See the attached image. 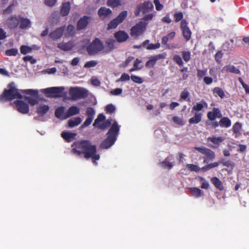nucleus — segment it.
<instances>
[{"mask_svg": "<svg viewBox=\"0 0 249 249\" xmlns=\"http://www.w3.org/2000/svg\"><path fill=\"white\" fill-rule=\"evenodd\" d=\"M75 34V28L71 24H69L66 28L64 36L65 37L68 38L72 36Z\"/></svg>", "mask_w": 249, "mask_h": 249, "instance_id": "nucleus-29", "label": "nucleus"}, {"mask_svg": "<svg viewBox=\"0 0 249 249\" xmlns=\"http://www.w3.org/2000/svg\"><path fill=\"white\" fill-rule=\"evenodd\" d=\"M8 87L9 89H5L0 95V102L10 101L15 99H22L23 97L20 93V89L16 88L14 83H10Z\"/></svg>", "mask_w": 249, "mask_h": 249, "instance_id": "nucleus-3", "label": "nucleus"}, {"mask_svg": "<svg viewBox=\"0 0 249 249\" xmlns=\"http://www.w3.org/2000/svg\"><path fill=\"white\" fill-rule=\"evenodd\" d=\"M220 163L222 164L223 166H226L227 167L232 168L235 165V164L233 162L229 160H226L224 159H221L220 160Z\"/></svg>", "mask_w": 249, "mask_h": 249, "instance_id": "nucleus-42", "label": "nucleus"}, {"mask_svg": "<svg viewBox=\"0 0 249 249\" xmlns=\"http://www.w3.org/2000/svg\"><path fill=\"white\" fill-rule=\"evenodd\" d=\"M222 72H231L234 73H239L240 71L234 66L227 65L224 66L221 70Z\"/></svg>", "mask_w": 249, "mask_h": 249, "instance_id": "nucleus-28", "label": "nucleus"}, {"mask_svg": "<svg viewBox=\"0 0 249 249\" xmlns=\"http://www.w3.org/2000/svg\"><path fill=\"white\" fill-rule=\"evenodd\" d=\"M112 12L109 9L105 7H100L98 11L99 17L102 19L109 18L112 15Z\"/></svg>", "mask_w": 249, "mask_h": 249, "instance_id": "nucleus-16", "label": "nucleus"}, {"mask_svg": "<svg viewBox=\"0 0 249 249\" xmlns=\"http://www.w3.org/2000/svg\"><path fill=\"white\" fill-rule=\"evenodd\" d=\"M110 124L111 121L109 120H107L97 126L98 127V128L103 130L106 128L108 127L110 125Z\"/></svg>", "mask_w": 249, "mask_h": 249, "instance_id": "nucleus-48", "label": "nucleus"}, {"mask_svg": "<svg viewBox=\"0 0 249 249\" xmlns=\"http://www.w3.org/2000/svg\"><path fill=\"white\" fill-rule=\"evenodd\" d=\"M200 180L203 181L201 184V188L202 189H208L209 187V183L202 177H200Z\"/></svg>", "mask_w": 249, "mask_h": 249, "instance_id": "nucleus-60", "label": "nucleus"}, {"mask_svg": "<svg viewBox=\"0 0 249 249\" xmlns=\"http://www.w3.org/2000/svg\"><path fill=\"white\" fill-rule=\"evenodd\" d=\"M166 56V53H163L154 56H151L149 60L145 63V66L147 68L153 67L156 63V62L160 59H164Z\"/></svg>", "mask_w": 249, "mask_h": 249, "instance_id": "nucleus-12", "label": "nucleus"}, {"mask_svg": "<svg viewBox=\"0 0 249 249\" xmlns=\"http://www.w3.org/2000/svg\"><path fill=\"white\" fill-rule=\"evenodd\" d=\"M32 48L26 45H22L20 48V51L22 54H26L32 51Z\"/></svg>", "mask_w": 249, "mask_h": 249, "instance_id": "nucleus-45", "label": "nucleus"}, {"mask_svg": "<svg viewBox=\"0 0 249 249\" xmlns=\"http://www.w3.org/2000/svg\"><path fill=\"white\" fill-rule=\"evenodd\" d=\"M190 93L187 89H184V90L181 91L180 95V99L185 100L188 102H190V99L189 98Z\"/></svg>", "mask_w": 249, "mask_h": 249, "instance_id": "nucleus-38", "label": "nucleus"}, {"mask_svg": "<svg viewBox=\"0 0 249 249\" xmlns=\"http://www.w3.org/2000/svg\"><path fill=\"white\" fill-rule=\"evenodd\" d=\"M7 24L10 29H15L19 24V20L16 16H11L7 19Z\"/></svg>", "mask_w": 249, "mask_h": 249, "instance_id": "nucleus-20", "label": "nucleus"}, {"mask_svg": "<svg viewBox=\"0 0 249 249\" xmlns=\"http://www.w3.org/2000/svg\"><path fill=\"white\" fill-rule=\"evenodd\" d=\"M222 114L219 108L213 107L212 111H209L207 113V117L210 121H214L216 118H220Z\"/></svg>", "mask_w": 249, "mask_h": 249, "instance_id": "nucleus-15", "label": "nucleus"}, {"mask_svg": "<svg viewBox=\"0 0 249 249\" xmlns=\"http://www.w3.org/2000/svg\"><path fill=\"white\" fill-rule=\"evenodd\" d=\"M154 3L157 11H160L163 9V6L160 3L159 0H154Z\"/></svg>", "mask_w": 249, "mask_h": 249, "instance_id": "nucleus-61", "label": "nucleus"}, {"mask_svg": "<svg viewBox=\"0 0 249 249\" xmlns=\"http://www.w3.org/2000/svg\"><path fill=\"white\" fill-rule=\"evenodd\" d=\"M174 18L175 19V21L178 22L180 20H182L183 19V13L181 12H175L174 15Z\"/></svg>", "mask_w": 249, "mask_h": 249, "instance_id": "nucleus-52", "label": "nucleus"}, {"mask_svg": "<svg viewBox=\"0 0 249 249\" xmlns=\"http://www.w3.org/2000/svg\"><path fill=\"white\" fill-rule=\"evenodd\" d=\"M57 47L63 51H68L73 48V44L71 41H69L67 43L60 42L58 43Z\"/></svg>", "mask_w": 249, "mask_h": 249, "instance_id": "nucleus-22", "label": "nucleus"}, {"mask_svg": "<svg viewBox=\"0 0 249 249\" xmlns=\"http://www.w3.org/2000/svg\"><path fill=\"white\" fill-rule=\"evenodd\" d=\"M173 160V156H169L166 158L165 159L160 163V164L164 168L170 169L173 167V164L172 162H170V161L172 160Z\"/></svg>", "mask_w": 249, "mask_h": 249, "instance_id": "nucleus-27", "label": "nucleus"}, {"mask_svg": "<svg viewBox=\"0 0 249 249\" xmlns=\"http://www.w3.org/2000/svg\"><path fill=\"white\" fill-rule=\"evenodd\" d=\"M211 183L214 186V187L219 191L224 190V186L222 181L217 177H213L211 178Z\"/></svg>", "mask_w": 249, "mask_h": 249, "instance_id": "nucleus-24", "label": "nucleus"}, {"mask_svg": "<svg viewBox=\"0 0 249 249\" xmlns=\"http://www.w3.org/2000/svg\"><path fill=\"white\" fill-rule=\"evenodd\" d=\"M203 116L202 113L195 112L194 116L191 117L188 121L190 124H196L200 123L202 120Z\"/></svg>", "mask_w": 249, "mask_h": 249, "instance_id": "nucleus-21", "label": "nucleus"}, {"mask_svg": "<svg viewBox=\"0 0 249 249\" xmlns=\"http://www.w3.org/2000/svg\"><path fill=\"white\" fill-rule=\"evenodd\" d=\"M25 99L27 100L28 103L32 106H34L37 103V100L35 98L26 96L25 97Z\"/></svg>", "mask_w": 249, "mask_h": 249, "instance_id": "nucleus-58", "label": "nucleus"}, {"mask_svg": "<svg viewBox=\"0 0 249 249\" xmlns=\"http://www.w3.org/2000/svg\"><path fill=\"white\" fill-rule=\"evenodd\" d=\"M89 17L84 16L80 18L77 23L76 28L77 30H81L86 28L88 24Z\"/></svg>", "mask_w": 249, "mask_h": 249, "instance_id": "nucleus-18", "label": "nucleus"}, {"mask_svg": "<svg viewBox=\"0 0 249 249\" xmlns=\"http://www.w3.org/2000/svg\"><path fill=\"white\" fill-rule=\"evenodd\" d=\"M49 106L43 105L39 106L36 109V112L39 116H43L49 111Z\"/></svg>", "mask_w": 249, "mask_h": 249, "instance_id": "nucleus-32", "label": "nucleus"}, {"mask_svg": "<svg viewBox=\"0 0 249 249\" xmlns=\"http://www.w3.org/2000/svg\"><path fill=\"white\" fill-rule=\"evenodd\" d=\"M123 92V90L121 88H117L114 89V90H112L110 91V94L113 95H119L121 94Z\"/></svg>", "mask_w": 249, "mask_h": 249, "instance_id": "nucleus-63", "label": "nucleus"}, {"mask_svg": "<svg viewBox=\"0 0 249 249\" xmlns=\"http://www.w3.org/2000/svg\"><path fill=\"white\" fill-rule=\"evenodd\" d=\"M130 78L134 82L138 84H142L143 81L141 77L134 75H132Z\"/></svg>", "mask_w": 249, "mask_h": 249, "instance_id": "nucleus-53", "label": "nucleus"}, {"mask_svg": "<svg viewBox=\"0 0 249 249\" xmlns=\"http://www.w3.org/2000/svg\"><path fill=\"white\" fill-rule=\"evenodd\" d=\"M187 167L190 171H192L198 172L200 171V168L197 165H195L194 164H187Z\"/></svg>", "mask_w": 249, "mask_h": 249, "instance_id": "nucleus-51", "label": "nucleus"}, {"mask_svg": "<svg viewBox=\"0 0 249 249\" xmlns=\"http://www.w3.org/2000/svg\"><path fill=\"white\" fill-rule=\"evenodd\" d=\"M127 15V12L126 11L121 12L116 18L113 19L108 23L107 29L110 30L116 28L120 23L123 22L126 18Z\"/></svg>", "mask_w": 249, "mask_h": 249, "instance_id": "nucleus-8", "label": "nucleus"}, {"mask_svg": "<svg viewBox=\"0 0 249 249\" xmlns=\"http://www.w3.org/2000/svg\"><path fill=\"white\" fill-rule=\"evenodd\" d=\"M145 29L146 24L145 23L140 21L131 28L130 34L133 37H138L142 34Z\"/></svg>", "mask_w": 249, "mask_h": 249, "instance_id": "nucleus-10", "label": "nucleus"}, {"mask_svg": "<svg viewBox=\"0 0 249 249\" xmlns=\"http://www.w3.org/2000/svg\"><path fill=\"white\" fill-rule=\"evenodd\" d=\"M190 190L192 195L196 197H199L204 195L203 192L198 188H190Z\"/></svg>", "mask_w": 249, "mask_h": 249, "instance_id": "nucleus-36", "label": "nucleus"}, {"mask_svg": "<svg viewBox=\"0 0 249 249\" xmlns=\"http://www.w3.org/2000/svg\"><path fill=\"white\" fill-rule=\"evenodd\" d=\"M207 107V103L204 100H202L200 102L196 103V104L193 107L192 112L193 113L194 111L199 112L200 111H201L205 107Z\"/></svg>", "mask_w": 249, "mask_h": 249, "instance_id": "nucleus-23", "label": "nucleus"}, {"mask_svg": "<svg viewBox=\"0 0 249 249\" xmlns=\"http://www.w3.org/2000/svg\"><path fill=\"white\" fill-rule=\"evenodd\" d=\"M93 119L90 118H87L86 121L84 122V123L81 125V128H84L87 126H88L90 124L92 121Z\"/></svg>", "mask_w": 249, "mask_h": 249, "instance_id": "nucleus-64", "label": "nucleus"}, {"mask_svg": "<svg viewBox=\"0 0 249 249\" xmlns=\"http://www.w3.org/2000/svg\"><path fill=\"white\" fill-rule=\"evenodd\" d=\"M20 92L21 94L23 93L35 96H37L38 95V91L32 89H20Z\"/></svg>", "mask_w": 249, "mask_h": 249, "instance_id": "nucleus-39", "label": "nucleus"}, {"mask_svg": "<svg viewBox=\"0 0 249 249\" xmlns=\"http://www.w3.org/2000/svg\"><path fill=\"white\" fill-rule=\"evenodd\" d=\"M64 90L62 87H51L44 89H43V92L49 97H60L61 96V93Z\"/></svg>", "mask_w": 249, "mask_h": 249, "instance_id": "nucleus-7", "label": "nucleus"}, {"mask_svg": "<svg viewBox=\"0 0 249 249\" xmlns=\"http://www.w3.org/2000/svg\"><path fill=\"white\" fill-rule=\"evenodd\" d=\"M81 118L79 117H77L75 118L74 120H69L68 122V125L70 127H73L79 125L81 123Z\"/></svg>", "mask_w": 249, "mask_h": 249, "instance_id": "nucleus-35", "label": "nucleus"}, {"mask_svg": "<svg viewBox=\"0 0 249 249\" xmlns=\"http://www.w3.org/2000/svg\"><path fill=\"white\" fill-rule=\"evenodd\" d=\"M107 4L110 7L116 8L121 5V2L120 0H107Z\"/></svg>", "mask_w": 249, "mask_h": 249, "instance_id": "nucleus-37", "label": "nucleus"}, {"mask_svg": "<svg viewBox=\"0 0 249 249\" xmlns=\"http://www.w3.org/2000/svg\"><path fill=\"white\" fill-rule=\"evenodd\" d=\"M231 124V121L228 117H223L219 121V125L222 127H229Z\"/></svg>", "mask_w": 249, "mask_h": 249, "instance_id": "nucleus-34", "label": "nucleus"}, {"mask_svg": "<svg viewBox=\"0 0 249 249\" xmlns=\"http://www.w3.org/2000/svg\"><path fill=\"white\" fill-rule=\"evenodd\" d=\"M115 110V107L112 104H108L106 107V111L107 113H112Z\"/></svg>", "mask_w": 249, "mask_h": 249, "instance_id": "nucleus-54", "label": "nucleus"}, {"mask_svg": "<svg viewBox=\"0 0 249 249\" xmlns=\"http://www.w3.org/2000/svg\"><path fill=\"white\" fill-rule=\"evenodd\" d=\"M80 112V109L75 106H71L69 107L67 112L65 113L64 119H67L71 116L79 114Z\"/></svg>", "mask_w": 249, "mask_h": 249, "instance_id": "nucleus-19", "label": "nucleus"}, {"mask_svg": "<svg viewBox=\"0 0 249 249\" xmlns=\"http://www.w3.org/2000/svg\"><path fill=\"white\" fill-rule=\"evenodd\" d=\"M160 46V43H157L156 44L150 43L147 46L146 49L147 50H155L159 49Z\"/></svg>", "mask_w": 249, "mask_h": 249, "instance_id": "nucleus-56", "label": "nucleus"}, {"mask_svg": "<svg viewBox=\"0 0 249 249\" xmlns=\"http://www.w3.org/2000/svg\"><path fill=\"white\" fill-rule=\"evenodd\" d=\"M65 29V26L56 28L55 30L50 33V37L54 40L59 39L63 36Z\"/></svg>", "mask_w": 249, "mask_h": 249, "instance_id": "nucleus-14", "label": "nucleus"}, {"mask_svg": "<svg viewBox=\"0 0 249 249\" xmlns=\"http://www.w3.org/2000/svg\"><path fill=\"white\" fill-rule=\"evenodd\" d=\"M106 119L105 116L103 114H99L97 118L95 119L93 125L95 127L98 125L100 122L105 121Z\"/></svg>", "mask_w": 249, "mask_h": 249, "instance_id": "nucleus-43", "label": "nucleus"}, {"mask_svg": "<svg viewBox=\"0 0 249 249\" xmlns=\"http://www.w3.org/2000/svg\"><path fill=\"white\" fill-rule=\"evenodd\" d=\"M97 64V61L95 60H91L87 62L85 65L84 67L85 68H90V67H94Z\"/></svg>", "mask_w": 249, "mask_h": 249, "instance_id": "nucleus-57", "label": "nucleus"}, {"mask_svg": "<svg viewBox=\"0 0 249 249\" xmlns=\"http://www.w3.org/2000/svg\"><path fill=\"white\" fill-rule=\"evenodd\" d=\"M223 55V53H222V51H218L215 55V59L216 61L217 62L220 63L221 60V58H222Z\"/></svg>", "mask_w": 249, "mask_h": 249, "instance_id": "nucleus-59", "label": "nucleus"}, {"mask_svg": "<svg viewBox=\"0 0 249 249\" xmlns=\"http://www.w3.org/2000/svg\"><path fill=\"white\" fill-rule=\"evenodd\" d=\"M114 37L119 42H123L128 38V34L124 31H119L114 34Z\"/></svg>", "mask_w": 249, "mask_h": 249, "instance_id": "nucleus-17", "label": "nucleus"}, {"mask_svg": "<svg viewBox=\"0 0 249 249\" xmlns=\"http://www.w3.org/2000/svg\"><path fill=\"white\" fill-rule=\"evenodd\" d=\"M208 141L211 142L213 143L218 146L220 145V144L223 142L224 140V139L221 136L219 137H209L207 139Z\"/></svg>", "mask_w": 249, "mask_h": 249, "instance_id": "nucleus-33", "label": "nucleus"}, {"mask_svg": "<svg viewBox=\"0 0 249 249\" xmlns=\"http://www.w3.org/2000/svg\"><path fill=\"white\" fill-rule=\"evenodd\" d=\"M71 8L70 3L66 2L62 4L60 10V14L63 17L67 16L70 12Z\"/></svg>", "mask_w": 249, "mask_h": 249, "instance_id": "nucleus-26", "label": "nucleus"}, {"mask_svg": "<svg viewBox=\"0 0 249 249\" xmlns=\"http://www.w3.org/2000/svg\"><path fill=\"white\" fill-rule=\"evenodd\" d=\"M65 107L61 106L57 107L55 110V117L60 120H64V117L65 114H64Z\"/></svg>", "mask_w": 249, "mask_h": 249, "instance_id": "nucleus-31", "label": "nucleus"}, {"mask_svg": "<svg viewBox=\"0 0 249 249\" xmlns=\"http://www.w3.org/2000/svg\"><path fill=\"white\" fill-rule=\"evenodd\" d=\"M70 95L73 100L84 99L88 95V91L82 88H71L69 91Z\"/></svg>", "mask_w": 249, "mask_h": 249, "instance_id": "nucleus-5", "label": "nucleus"}, {"mask_svg": "<svg viewBox=\"0 0 249 249\" xmlns=\"http://www.w3.org/2000/svg\"><path fill=\"white\" fill-rule=\"evenodd\" d=\"M154 8L152 3L149 1H144L142 3L139 4L136 9L135 15L136 16L139 15L141 12L145 14L153 10Z\"/></svg>", "mask_w": 249, "mask_h": 249, "instance_id": "nucleus-9", "label": "nucleus"}, {"mask_svg": "<svg viewBox=\"0 0 249 249\" xmlns=\"http://www.w3.org/2000/svg\"><path fill=\"white\" fill-rule=\"evenodd\" d=\"M130 77L126 73H123L121 77L117 80V82H123L125 81H128L130 79Z\"/></svg>", "mask_w": 249, "mask_h": 249, "instance_id": "nucleus-55", "label": "nucleus"}, {"mask_svg": "<svg viewBox=\"0 0 249 249\" xmlns=\"http://www.w3.org/2000/svg\"><path fill=\"white\" fill-rule=\"evenodd\" d=\"M31 22L29 19L26 18H21L19 28L21 29H26L30 24Z\"/></svg>", "mask_w": 249, "mask_h": 249, "instance_id": "nucleus-40", "label": "nucleus"}, {"mask_svg": "<svg viewBox=\"0 0 249 249\" xmlns=\"http://www.w3.org/2000/svg\"><path fill=\"white\" fill-rule=\"evenodd\" d=\"M242 129V125L241 123L236 122L234 124L232 127L233 132L235 138L238 137L241 135V130Z\"/></svg>", "mask_w": 249, "mask_h": 249, "instance_id": "nucleus-30", "label": "nucleus"}, {"mask_svg": "<svg viewBox=\"0 0 249 249\" xmlns=\"http://www.w3.org/2000/svg\"><path fill=\"white\" fill-rule=\"evenodd\" d=\"M86 114L88 116V118H90L93 119L95 114V110L91 107H89L87 109Z\"/></svg>", "mask_w": 249, "mask_h": 249, "instance_id": "nucleus-44", "label": "nucleus"}, {"mask_svg": "<svg viewBox=\"0 0 249 249\" xmlns=\"http://www.w3.org/2000/svg\"><path fill=\"white\" fill-rule=\"evenodd\" d=\"M14 103L16 105L17 110L22 114L28 113L29 111V107L27 104L21 100L15 101Z\"/></svg>", "mask_w": 249, "mask_h": 249, "instance_id": "nucleus-13", "label": "nucleus"}, {"mask_svg": "<svg viewBox=\"0 0 249 249\" xmlns=\"http://www.w3.org/2000/svg\"><path fill=\"white\" fill-rule=\"evenodd\" d=\"M76 135V134L75 133L64 131L62 132L61 134V137L68 142L74 140Z\"/></svg>", "mask_w": 249, "mask_h": 249, "instance_id": "nucleus-25", "label": "nucleus"}, {"mask_svg": "<svg viewBox=\"0 0 249 249\" xmlns=\"http://www.w3.org/2000/svg\"><path fill=\"white\" fill-rule=\"evenodd\" d=\"M194 149L205 155V157L203 158L204 163H208L210 161L213 160L215 157L214 152L205 147H195Z\"/></svg>", "mask_w": 249, "mask_h": 249, "instance_id": "nucleus-6", "label": "nucleus"}, {"mask_svg": "<svg viewBox=\"0 0 249 249\" xmlns=\"http://www.w3.org/2000/svg\"><path fill=\"white\" fill-rule=\"evenodd\" d=\"M187 24L188 22L186 19L182 20L180 22V29L182 32L183 36L186 41L190 39L192 35V32Z\"/></svg>", "mask_w": 249, "mask_h": 249, "instance_id": "nucleus-11", "label": "nucleus"}, {"mask_svg": "<svg viewBox=\"0 0 249 249\" xmlns=\"http://www.w3.org/2000/svg\"><path fill=\"white\" fill-rule=\"evenodd\" d=\"M213 93L216 94L222 99L224 98L225 97V93L223 90L219 87L214 88L213 89Z\"/></svg>", "mask_w": 249, "mask_h": 249, "instance_id": "nucleus-41", "label": "nucleus"}, {"mask_svg": "<svg viewBox=\"0 0 249 249\" xmlns=\"http://www.w3.org/2000/svg\"><path fill=\"white\" fill-rule=\"evenodd\" d=\"M104 45L101 40L96 38L87 47V51L90 55L98 53L104 49Z\"/></svg>", "mask_w": 249, "mask_h": 249, "instance_id": "nucleus-4", "label": "nucleus"}, {"mask_svg": "<svg viewBox=\"0 0 249 249\" xmlns=\"http://www.w3.org/2000/svg\"><path fill=\"white\" fill-rule=\"evenodd\" d=\"M23 60L25 62L30 61L31 64H35L36 62V60L33 58L32 56L27 55L23 58Z\"/></svg>", "mask_w": 249, "mask_h": 249, "instance_id": "nucleus-62", "label": "nucleus"}, {"mask_svg": "<svg viewBox=\"0 0 249 249\" xmlns=\"http://www.w3.org/2000/svg\"><path fill=\"white\" fill-rule=\"evenodd\" d=\"M181 54L183 60L186 62H188L191 59V53L189 51H182L181 52Z\"/></svg>", "mask_w": 249, "mask_h": 249, "instance_id": "nucleus-47", "label": "nucleus"}, {"mask_svg": "<svg viewBox=\"0 0 249 249\" xmlns=\"http://www.w3.org/2000/svg\"><path fill=\"white\" fill-rule=\"evenodd\" d=\"M173 60L179 66L181 67L183 65V62L181 57L178 55H175L173 56Z\"/></svg>", "mask_w": 249, "mask_h": 249, "instance_id": "nucleus-46", "label": "nucleus"}, {"mask_svg": "<svg viewBox=\"0 0 249 249\" xmlns=\"http://www.w3.org/2000/svg\"><path fill=\"white\" fill-rule=\"evenodd\" d=\"M71 153L73 154L81 157L84 155L86 159L91 158L93 162L97 164L96 160H99L100 155L97 154V147L92 144L90 141L87 140H81L74 142L71 145Z\"/></svg>", "mask_w": 249, "mask_h": 249, "instance_id": "nucleus-1", "label": "nucleus"}, {"mask_svg": "<svg viewBox=\"0 0 249 249\" xmlns=\"http://www.w3.org/2000/svg\"><path fill=\"white\" fill-rule=\"evenodd\" d=\"M18 53V49L12 48L5 51V54L7 56H16Z\"/></svg>", "mask_w": 249, "mask_h": 249, "instance_id": "nucleus-49", "label": "nucleus"}, {"mask_svg": "<svg viewBox=\"0 0 249 249\" xmlns=\"http://www.w3.org/2000/svg\"><path fill=\"white\" fill-rule=\"evenodd\" d=\"M119 130V125L114 121L107 133V138L101 143V148L107 149L111 147L116 141Z\"/></svg>", "mask_w": 249, "mask_h": 249, "instance_id": "nucleus-2", "label": "nucleus"}, {"mask_svg": "<svg viewBox=\"0 0 249 249\" xmlns=\"http://www.w3.org/2000/svg\"><path fill=\"white\" fill-rule=\"evenodd\" d=\"M173 121L176 124L179 125H183L185 124L183 119L178 116H175L172 118Z\"/></svg>", "mask_w": 249, "mask_h": 249, "instance_id": "nucleus-50", "label": "nucleus"}]
</instances>
